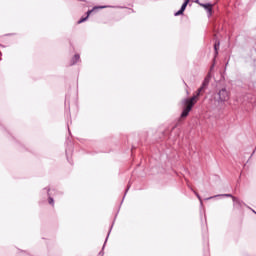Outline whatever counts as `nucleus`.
<instances>
[{"label": "nucleus", "instance_id": "obj_1", "mask_svg": "<svg viewBox=\"0 0 256 256\" xmlns=\"http://www.w3.org/2000/svg\"><path fill=\"white\" fill-rule=\"evenodd\" d=\"M208 83L209 82H207V80H204L202 86L197 90L196 95H193L191 98H185L184 100H182V105H184V108L180 115L181 119H185V117L189 116V113H191V109L195 107V103H197V99H199V95H201V92L203 91V89H205Z\"/></svg>", "mask_w": 256, "mask_h": 256}, {"label": "nucleus", "instance_id": "obj_2", "mask_svg": "<svg viewBox=\"0 0 256 256\" xmlns=\"http://www.w3.org/2000/svg\"><path fill=\"white\" fill-rule=\"evenodd\" d=\"M219 101L225 103V101H229V92L227 89L223 88L218 92Z\"/></svg>", "mask_w": 256, "mask_h": 256}, {"label": "nucleus", "instance_id": "obj_3", "mask_svg": "<svg viewBox=\"0 0 256 256\" xmlns=\"http://www.w3.org/2000/svg\"><path fill=\"white\" fill-rule=\"evenodd\" d=\"M200 5H201V7H203L205 9V11H207L208 17H211L212 12H213V5L210 3L200 4Z\"/></svg>", "mask_w": 256, "mask_h": 256}, {"label": "nucleus", "instance_id": "obj_4", "mask_svg": "<svg viewBox=\"0 0 256 256\" xmlns=\"http://www.w3.org/2000/svg\"><path fill=\"white\" fill-rule=\"evenodd\" d=\"M80 59H81V56H79V54H75L74 57L72 58L71 65H75V63H77Z\"/></svg>", "mask_w": 256, "mask_h": 256}, {"label": "nucleus", "instance_id": "obj_5", "mask_svg": "<svg viewBox=\"0 0 256 256\" xmlns=\"http://www.w3.org/2000/svg\"><path fill=\"white\" fill-rule=\"evenodd\" d=\"M91 13H93V10H89V11L87 12V17L81 18V19L78 21V23H84V21H87V19L89 18V15H91Z\"/></svg>", "mask_w": 256, "mask_h": 256}, {"label": "nucleus", "instance_id": "obj_6", "mask_svg": "<svg viewBox=\"0 0 256 256\" xmlns=\"http://www.w3.org/2000/svg\"><path fill=\"white\" fill-rule=\"evenodd\" d=\"M232 201L234 203V206L235 205H238V207H241V200H239V198L237 197H232Z\"/></svg>", "mask_w": 256, "mask_h": 256}, {"label": "nucleus", "instance_id": "obj_7", "mask_svg": "<svg viewBox=\"0 0 256 256\" xmlns=\"http://www.w3.org/2000/svg\"><path fill=\"white\" fill-rule=\"evenodd\" d=\"M190 1L191 0H184V3L182 4L180 9L185 12V9H187V5H189Z\"/></svg>", "mask_w": 256, "mask_h": 256}, {"label": "nucleus", "instance_id": "obj_8", "mask_svg": "<svg viewBox=\"0 0 256 256\" xmlns=\"http://www.w3.org/2000/svg\"><path fill=\"white\" fill-rule=\"evenodd\" d=\"M191 191L196 195L197 199H199L200 203H203V200L201 199V195L197 191H195L193 188H190Z\"/></svg>", "mask_w": 256, "mask_h": 256}, {"label": "nucleus", "instance_id": "obj_9", "mask_svg": "<svg viewBox=\"0 0 256 256\" xmlns=\"http://www.w3.org/2000/svg\"><path fill=\"white\" fill-rule=\"evenodd\" d=\"M184 11L182 9L178 10L177 12H175V17H179V15H183Z\"/></svg>", "mask_w": 256, "mask_h": 256}, {"label": "nucleus", "instance_id": "obj_10", "mask_svg": "<svg viewBox=\"0 0 256 256\" xmlns=\"http://www.w3.org/2000/svg\"><path fill=\"white\" fill-rule=\"evenodd\" d=\"M48 201H49L50 205H55V201L53 200V198L51 196H49Z\"/></svg>", "mask_w": 256, "mask_h": 256}, {"label": "nucleus", "instance_id": "obj_11", "mask_svg": "<svg viewBox=\"0 0 256 256\" xmlns=\"http://www.w3.org/2000/svg\"><path fill=\"white\" fill-rule=\"evenodd\" d=\"M217 47H219V42H218V44L216 43L214 45L215 53H216V55H219V52L217 51Z\"/></svg>", "mask_w": 256, "mask_h": 256}, {"label": "nucleus", "instance_id": "obj_12", "mask_svg": "<svg viewBox=\"0 0 256 256\" xmlns=\"http://www.w3.org/2000/svg\"><path fill=\"white\" fill-rule=\"evenodd\" d=\"M223 197H231V199H233V197L235 196H233L232 194H223Z\"/></svg>", "mask_w": 256, "mask_h": 256}, {"label": "nucleus", "instance_id": "obj_13", "mask_svg": "<svg viewBox=\"0 0 256 256\" xmlns=\"http://www.w3.org/2000/svg\"><path fill=\"white\" fill-rule=\"evenodd\" d=\"M107 239H109V233H108V235H107L106 241H107Z\"/></svg>", "mask_w": 256, "mask_h": 256}, {"label": "nucleus", "instance_id": "obj_14", "mask_svg": "<svg viewBox=\"0 0 256 256\" xmlns=\"http://www.w3.org/2000/svg\"><path fill=\"white\" fill-rule=\"evenodd\" d=\"M129 191V187L127 188L126 192Z\"/></svg>", "mask_w": 256, "mask_h": 256}, {"label": "nucleus", "instance_id": "obj_15", "mask_svg": "<svg viewBox=\"0 0 256 256\" xmlns=\"http://www.w3.org/2000/svg\"><path fill=\"white\" fill-rule=\"evenodd\" d=\"M184 84H185V85H186V87H187V83H185V82H184Z\"/></svg>", "mask_w": 256, "mask_h": 256}]
</instances>
